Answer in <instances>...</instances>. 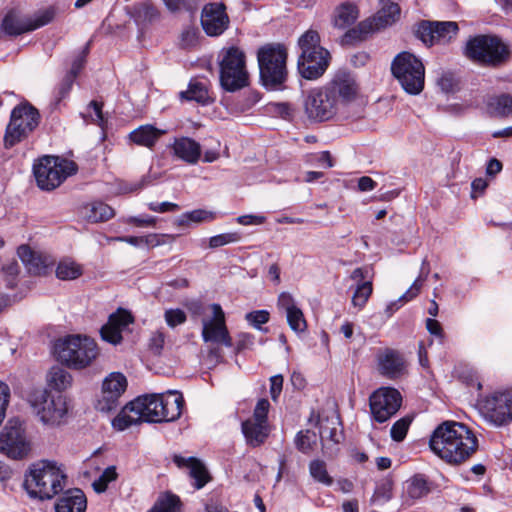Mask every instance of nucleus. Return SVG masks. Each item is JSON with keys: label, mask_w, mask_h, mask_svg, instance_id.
Segmentation results:
<instances>
[{"label": "nucleus", "mask_w": 512, "mask_h": 512, "mask_svg": "<svg viewBox=\"0 0 512 512\" xmlns=\"http://www.w3.org/2000/svg\"><path fill=\"white\" fill-rule=\"evenodd\" d=\"M304 106L307 116L316 121L328 120L340 111L336 100L326 87L315 88L309 91Z\"/></svg>", "instance_id": "obj_16"}, {"label": "nucleus", "mask_w": 512, "mask_h": 512, "mask_svg": "<svg viewBox=\"0 0 512 512\" xmlns=\"http://www.w3.org/2000/svg\"><path fill=\"white\" fill-rule=\"evenodd\" d=\"M83 213L93 223L104 222L114 216V210L103 202H93L86 205Z\"/></svg>", "instance_id": "obj_39"}, {"label": "nucleus", "mask_w": 512, "mask_h": 512, "mask_svg": "<svg viewBox=\"0 0 512 512\" xmlns=\"http://www.w3.org/2000/svg\"><path fill=\"white\" fill-rule=\"evenodd\" d=\"M401 9L397 3L389 2L382 6L373 16L359 22L356 29L347 32H376L392 26L400 18Z\"/></svg>", "instance_id": "obj_20"}, {"label": "nucleus", "mask_w": 512, "mask_h": 512, "mask_svg": "<svg viewBox=\"0 0 512 512\" xmlns=\"http://www.w3.org/2000/svg\"><path fill=\"white\" fill-rule=\"evenodd\" d=\"M242 433L248 445L260 446L268 437V424L247 419L242 423Z\"/></svg>", "instance_id": "obj_31"}, {"label": "nucleus", "mask_w": 512, "mask_h": 512, "mask_svg": "<svg viewBox=\"0 0 512 512\" xmlns=\"http://www.w3.org/2000/svg\"><path fill=\"white\" fill-rule=\"evenodd\" d=\"M410 422L408 418H401L396 421L391 427V438L397 442L402 441L407 434Z\"/></svg>", "instance_id": "obj_56"}, {"label": "nucleus", "mask_w": 512, "mask_h": 512, "mask_svg": "<svg viewBox=\"0 0 512 512\" xmlns=\"http://www.w3.org/2000/svg\"><path fill=\"white\" fill-rule=\"evenodd\" d=\"M379 371L389 378H397L405 371V362L402 356L394 350L386 349L378 356Z\"/></svg>", "instance_id": "obj_27"}, {"label": "nucleus", "mask_w": 512, "mask_h": 512, "mask_svg": "<svg viewBox=\"0 0 512 512\" xmlns=\"http://www.w3.org/2000/svg\"><path fill=\"white\" fill-rule=\"evenodd\" d=\"M86 507V496L78 488L63 490L55 504L56 512H85Z\"/></svg>", "instance_id": "obj_26"}, {"label": "nucleus", "mask_w": 512, "mask_h": 512, "mask_svg": "<svg viewBox=\"0 0 512 512\" xmlns=\"http://www.w3.org/2000/svg\"><path fill=\"white\" fill-rule=\"evenodd\" d=\"M391 71L407 93L417 95L423 90L424 65L413 54L409 52L398 54L391 64Z\"/></svg>", "instance_id": "obj_11"}, {"label": "nucleus", "mask_w": 512, "mask_h": 512, "mask_svg": "<svg viewBox=\"0 0 512 512\" xmlns=\"http://www.w3.org/2000/svg\"><path fill=\"white\" fill-rule=\"evenodd\" d=\"M277 307L280 310H283L285 313L297 308L295 299L288 292H282L278 296Z\"/></svg>", "instance_id": "obj_62"}, {"label": "nucleus", "mask_w": 512, "mask_h": 512, "mask_svg": "<svg viewBox=\"0 0 512 512\" xmlns=\"http://www.w3.org/2000/svg\"><path fill=\"white\" fill-rule=\"evenodd\" d=\"M40 114L28 102L21 103L13 108L10 121L4 135V145L11 148L28 137L39 125Z\"/></svg>", "instance_id": "obj_10"}, {"label": "nucleus", "mask_w": 512, "mask_h": 512, "mask_svg": "<svg viewBox=\"0 0 512 512\" xmlns=\"http://www.w3.org/2000/svg\"><path fill=\"white\" fill-rule=\"evenodd\" d=\"M463 28L454 21L421 20L415 25L414 32H458Z\"/></svg>", "instance_id": "obj_38"}, {"label": "nucleus", "mask_w": 512, "mask_h": 512, "mask_svg": "<svg viewBox=\"0 0 512 512\" xmlns=\"http://www.w3.org/2000/svg\"><path fill=\"white\" fill-rule=\"evenodd\" d=\"M510 51L500 38L491 34H479L471 38L465 47V55L484 64L497 65L506 61Z\"/></svg>", "instance_id": "obj_12"}, {"label": "nucleus", "mask_w": 512, "mask_h": 512, "mask_svg": "<svg viewBox=\"0 0 512 512\" xmlns=\"http://www.w3.org/2000/svg\"><path fill=\"white\" fill-rule=\"evenodd\" d=\"M165 239L173 241L175 240V236L170 234H149L143 236V245L148 247L160 246L166 243Z\"/></svg>", "instance_id": "obj_60"}, {"label": "nucleus", "mask_w": 512, "mask_h": 512, "mask_svg": "<svg viewBox=\"0 0 512 512\" xmlns=\"http://www.w3.org/2000/svg\"><path fill=\"white\" fill-rule=\"evenodd\" d=\"M179 502V498L176 495L166 493L158 498L149 512H176Z\"/></svg>", "instance_id": "obj_46"}, {"label": "nucleus", "mask_w": 512, "mask_h": 512, "mask_svg": "<svg viewBox=\"0 0 512 512\" xmlns=\"http://www.w3.org/2000/svg\"><path fill=\"white\" fill-rule=\"evenodd\" d=\"M54 348L59 362L77 370L90 366L99 355L94 339L82 335H69L59 339Z\"/></svg>", "instance_id": "obj_6"}, {"label": "nucleus", "mask_w": 512, "mask_h": 512, "mask_svg": "<svg viewBox=\"0 0 512 512\" xmlns=\"http://www.w3.org/2000/svg\"><path fill=\"white\" fill-rule=\"evenodd\" d=\"M127 389V379L120 372L110 373L102 383L101 395L97 400L96 409L108 413L120 405V398Z\"/></svg>", "instance_id": "obj_19"}, {"label": "nucleus", "mask_w": 512, "mask_h": 512, "mask_svg": "<svg viewBox=\"0 0 512 512\" xmlns=\"http://www.w3.org/2000/svg\"><path fill=\"white\" fill-rule=\"evenodd\" d=\"M298 45L301 50L297 61L299 74L307 80L318 79L329 66V51L320 45L319 34H302Z\"/></svg>", "instance_id": "obj_7"}, {"label": "nucleus", "mask_w": 512, "mask_h": 512, "mask_svg": "<svg viewBox=\"0 0 512 512\" xmlns=\"http://www.w3.org/2000/svg\"><path fill=\"white\" fill-rule=\"evenodd\" d=\"M53 18V13L45 10L34 17H24L20 11L11 8L7 10L1 21V32H31L48 24Z\"/></svg>", "instance_id": "obj_18"}, {"label": "nucleus", "mask_w": 512, "mask_h": 512, "mask_svg": "<svg viewBox=\"0 0 512 512\" xmlns=\"http://www.w3.org/2000/svg\"><path fill=\"white\" fill-rule=\"evenodd\" d=\"M46 381L49 387L62 392L71 387L73 378L63 367L53 366L47 374Z\"/></svg>", "instance_id": "obj_35"}, {"label": "nucleus", "mask_w": 512, "mask_h": 512, "mask_svg": "<svg viewBox=\"0 0 512 512\" xmlns=\"http://www.w3.org/2000/svg\"><path fill=\"white\" fill-rule=\"evenodd\" d=\"M133 404L142 422H172L181 416L184 398L180 392L169 390L165 393L139 396L133 400Z\"/></svg>", "instance_id": "obj_3"}, {"label": "nucleus", "mask_w": 512, "mask_h": 512, "mask_svg": "<svg viewBox=\"0 0 512 512\" xmlns=\"http://www.w3.org/2000/svg\"><path fill=\"white\" fill-rule=\"evenodd\" d=\"M82 273V266L68 257L61 259L56 267V276L60 280H74L80 277Z\"/></svg>", "instance_id": "obj_41"}, {"label": "nucleus", "mask_w": 512, "mask_h": 512, "mask_svg": "<svg viewBox=\"0 0 512 512\" xmlns=\"http://www.w3.org/2000/svg\"><path fill=\"white\" fill-rule=\"evenodd\" d=\"M270 314L267 310H256L245 315V320L254 328L261 330V325L269 321Z\"/></svg>", "instance_id": "obj_55"}, {"label": "nucleus", "mask_w": 512, "mask_h": 512, "mask_svg": "<svg viewBox=\"0 0 512 512\" xmlns=\"http://www.w3.org/2000/svg\"><path fill=\"white\" fill-rule=\"evenodd\" d=\"M165 132V130L158 129L152 125H142L133 130L129 137L133 143L151 148Z\"/></svg>", "instance_id": "obj_32"}, {"label": "nucleus", "mask_w": 512, "mask_h": 512, "mask_svg": "<svg viewBox=\"0 0 512 512\" xmlns=\"http://www.w3.org/2000/svg\"><path fill=\"white\" fill-rule=\"evenodd\" d=\"M286 319L289 327L295 333H302L307 329L304 314L299 307L287 312Z\"/></svg>", "instance_id": "obj_47"}, {"label": "nucleus", "mask_w": 512, "mask_h": 512, "mask_svg": "<svg viewBox=\"0 0 512 512\" xmlns=\"http://www.w3.org/2000/svg\"><path fill=\"white\" fill-rule=\"evenodd\" d=\"M370 409L373 418L379 423L389 420L400 408L402 397L398 390L381 387L370 396Z\"/></svg>", "instance_id": "obj_17"}, {"label": "nucleus", "mask_w": 512, "mask_h": 512, "mask_svg": "<svg viewBox=\"0 0 512 512\" xmlns=\"http://www.w3.org/2000/svg\"><path fill=\"white\" fill-rule=\"evenodd\" d=\"M77 170L76 164L68 159L44 156L33 166V173L40 189L51 191Z\"/></svg>", "instance_id": "obj_9"}, {"label": "nucleus", "mask_w": 512, "mask_h": 512, "mask_svg": "<svg viewBox=\"0 0 512 512\" xmlns=\"http://www.w3.org/2000/svg\"><path fill=\"white\" fill-rule=\"evenodd\" d=\"M31 450L18 420H10L0 433V452L11 459H23Z\"/></svg>", "instance_id": "obj_14"}, {"label": "nucleus", "mask_w": 512, "mask_h": 512, "mask_svg": "<svg viewBox=\"0 0 512 512\" xmlns=\"http://www.w3.org/2000/svg\"><path fill=\"white\" fill-rule=\"evenodd\" d=\"M229 23L223 3H209L203 7L201 24L205 32H224L229 28Z\"/></svg>", "instance_id": "obj_23"}, {"label": "nucleus", "mask_w": 512, "mask_h": 512, "mask_svg": "<svg viewBox=\"0 0 512 512\" xmlns=\"http://www.w3.org/2000/svg\"><path fill=\"white\" fill-rule=\"evenodd\" d=\"M67 486V475L61 465L43 460L33 464L25 479L28 494L40 500L52 499Z\"/></svg>", "instance_id": "obj_4"}, {"label": "nucleus", "mask_w": 512, "mask_h": 512, "mask_svg": "<svg viewBox=\"0 0 512 512\" xmlns=\"http://www.w3.org/2000/svg\"><path fill=\"white\" fill-rule=\"evenodd\" d=\"M429 445L441 459L459 464L475 453L478 440L466 425L459 422H444L434 430Z\"/></svg>", "instance_id": "obj_1"}, {"label": "nucleus", "mask_w": 512, "mask_h": 512, "mask_svg": "<svg viewBox=\"0 0 512 512\" xmlns=\"http://www.w3.org/2000/svg\"><path fill=\"white\" fill-rule=\"evenodd\" d=\"M82 117L85 121H91L92 123L98 124L102 126L104 124V116L102 112V103L93 100L87 106L85 112H83Z\"/></svg>", "instance_id": "obj_48"}, {"label": "nucleus", "mask_w": 512, "mask_h": 512, "mask_svg": "<svg viewBox=\"0 0 512 512\" xmlns=\"http://www.w3.org/2000/svg\"><path fill=\"white\" fill-rule=\"evenodd\" d=\"M373 291L372 281H364L356 285L352 296V305L358 310L362 309L367 303Z\"/></svg>", "instance_id": "obj_44"}, {"label": "nucleus", "mask_w": 512, "mask_h": 512, "mask_svg": "<svg viewBox=\"0 0 512 512\" xmlns=\"http://www.w3.org/2000/svg\"><path fill=\"white\" fill-rule=\"evenodd\" d=\"M218 218L216 211L207 209H195L181 214L175 221L180 227H189L191 224L210 223Z\"/></svg>", "instance_id": "obj_33"}, {"label": "nucleus", "mask_w": 512, "mask_h": 512, "mask_svg": "<svg viewBox=\"0 0 512 512\" xmlns=\"http://www.w3.org/2000/svg\"><path fill=\"white\" fill-rule=\"evenodd\" d=\"M339 419L337 416L320 418L319 433L321 440H330L334 444H338L342 439V432L338 429Z\"/></svg>", "instance_id": "obj_37"}, {"label": "nucleus", "mask_w": 512, "mask_h": 512, "mask_svg": "<svg viewBox=\"0 0 512 512\" xmlns=\"http://www.w3.org/2000/svg\"><path fill=\"white\" fill-rule=\"evenodd\" d=\"M259 81L267 91L285 89L289 77L288 48L283 43H267L257 50Z\"/></svg>", "instance_id": "obj_2"}, {"label": "nucleus", "mask_w": 512, "mask_h": 512, "mask_svg": "<svg viewBox=\"0 0 512 512\" xmlns=\"http://www.w3.org/2000/svg\"><path fill=\"white\" fill-rule=\"evenodd\" d=\"M163 2L171 12H176L182 9L192 11L197 7L196 0H163Z\"/></svg>", "instance_id": "obj_58"}, {"label": "nucleus", "mask_w": 512, "mask_h": 512, "mask_svg": "<svg viewBox=\"0 0 512 512\" xmlns=\"http://www.w3.org/2000/svg\"><path fill=\"white\" fill-rule=\"evenodd\" d=\"M168 148L173 157L190 165L196 164L201 157V145L189 137L175 138Z\"/></svg>", "instance_id": "obj_24"}, {"label": "nucleus", "mask_w": 512, "mask_h": 512, "mask_svg": "<svg viewBox=\"0 0 512 512\" xmlns=\"http://www.w3.org/2000/svg\"><path fill=\"white\" fill-rule=\"evenodd\" d=\"M133 322L131 314L124 310L118 309L111 314L108 322L102 326L100 330L101 337L104 341L118 345L122 342V332Z\"/></svg>", "instance_id": "obj_22"}, {"label": "nucleus", "mask_w": 512, "mask_h": 512, "mask_svg": "<svg viewBox=\"0 0 512 512\" xmlns=\"http://www.w3.org/2000/svg\"><path fill=\"white\" fill-rule=\"evenodd\" d=\"M175 463L179 467H185L188 469L189 476L194 479V486L196 489H201L209 481V475L205 466L195 458H183L175 456Z\"/></svg>", "instance_id": "obj_29"}, {"label": "nucleus", "mask_w": 512, "mask_h": 512, "mask_svg": "<svg viewBox=\"0 0 512 512\" xmlns=\"http://www.w3.org/2000/svg\"><path fill=\"white\" fill-rule=\"evenodd\" d=\"M359 9L355 3L346 1L337 6L333 13L332 23L339 30L349 29L358 19Z\"/></svg>", "instance_id": "obj_28"}, {"label": "nucleus", "mask_w": 512, "mask_h": 512, "mask_svg": "<svg viewBox=\"0 0 512 512\" xmlns=\"http://www.w3.org/2000/svg\"><path fill=\"white\" fill-rule=\"evenodd\" d=\"M219 82L227 92H236L249 85L245 52L236 46L223 48L218 55Z\"/></svg>", "instance_id": "obj_5"}, {"label": "nucleus", "mask_w": 512, "mask_h": 512, "mask_svg": "<svg viewBox=\"0 0 512 512\" xmlns=\"http://www.w3.org/2000/svg\"><path fill=\"white\" fill-rule=\"evenodd\" d=\"M165 321L169 327H176L186 321V314L181 309H169L165 311Z\"/></svg>", "instance_id": "obj_59"}, {"label": "nucleus", "mask_w": 512, "mask_h": 512, "mask_svg": "<svg viewBox=\"0 0 512 512\" xmlns=\"http://www.w3.org/2000/svg\"><path fill=\"white\" fill-rule=\"evenodd\" d=\"M76 78L66 74L55 90V105H58L70 93Z\"/></svg>", "instance_id": "obj_54"}, {"label": "nucleus", "mask_w": 512, "mask_h": 512, "mask_svg": "<svg viewBox=\"0 0 512 512\" xmlns=\"http://www.w3.org/2000/svg\"><path fill=\"white\" fill-rule=\"evenodd\" d=\"M116 478L117 472L115 466H109L101 473L99 478L93 482L92 486L97 493H102L107 489L109 483L116 480Z\"/></svg>", "instance_id": "obj_49"}, {"label": "nucleus", "mask_w": 512, "mask_h": 512, "mask_svg": "<svg viewBox=\"0 0 512 512\" xmlns=\"http://www.w3.org/2000/svg\"><path fill=\"white\" fill-rule=\"evenodd\" d=\"M415 36L428 48L438 45L444 46L451 41V36L447 37V34H415Z\"/></svg>", "instance_id": "obj_51"}, {"label": "nucleus", "mask_w": 512, "mask_h": 512, "mask_svg": "<svg viewBox=\"0 0 512 512\" xmlns=\"http://www.w3.org/2000/svg\"><path fill=\"white\" fill-rule=\"evenodd\" d=\"M165 343V335L162 331H155L149 339V348L154 354H160Z\"/></svg>", "instance_id": "obj_63"}, {"label": "nucleus", "mask_w": 512, "mask_h": 512, "mask_svg": "<svg viewBox=\"0 0 512 512\" xmlns=\"http://www.w3.org/2000/svg\"><path fill=\"white\" fill-rule=\"evenodd\" d=\"M90 47V41H88L85 46L81 49L80 52H78L72 60L70 70L68 71V75L76 78L81 70L84 68L86 63V57L89 52Z\"/></svg>", "instance_id": "obj_50"}, {"label": "nucleus", "mask_w": 512, "mask_h": 512, "mask_svg": "<svg viewBox=\"0 0 512 512\" xmlns=\"http://www.w3.org/2000/svg\"><path fill=\"white\" fill-rule=\"evenodd\" d=\"M141 418L133 404V401L126 404L118 415L113 419L112 426L118 431H123L132 425L141 423Z\"/></svg>", "instance_id": "obj_34"}, {"label": "nucleus", "mask_w": 512, "mask_h": 512, "mask_svg": "<svg viewBox=\"0 0 512 512\" xmlns=\"http://www.w3.org/2000/svg\"><path fill=\"white\" fill-rule=\"evenodd\" d=\"M487 109L491 115L507 116L512 113V95L501 94L492 96L487 101Z\"/></svg>", "instance_id": "obj_40"}, {"label": "nucleus", "mask_w": 512, "mask_h": 512, "mask_svg": "<svg viewBox=\"0 0 512 512\" xmlns=\"http://www.w3.org/2000/svg\"><path fill=\"white\" fill-rule=\"evenodd\" d=\"M240 238V234L237 232L218 234L209 238V247L218 248L230 243H236Z\"/></svg>", "instance_id": "obj_53"}, {"label": "nucleus", "mask_w": 512, "mask_h": 512, "mask_svg": "<svg viewBox=\"0 0 512 512\" xmlns=\"http://www.w3.org/2000/svg\"><path fill=\"white\" fill-rule=\"evenodd\" d=\"M270 408V403L267 399H260L258 400L253 416L249 418L250 420L262 423V424H268L267 423V415Z\"/></svg>", "instance_id": "obj_57"}, {"label": "nucleus", "mask_w": 512, "mask_h": 512, "mask_svg": "<svg viewBox=\"0 0 512 512\" xmlns=\"http://www.w3.org/2000/svg\"><path fill=\"white\" fill-rule=\"evenodd\" d=\"M431 491V485L422 474H416L403 483L402 502L407 506L413 505L417 500L426 497Z\"/></svg>", "instance_id": "obj_25"}, {"label": "nucleus", "mask_w": 512, "mask_h": 512, "mask_svg": "<svg viewBox=\"0 0 512 512\" xmlns=\"http://www.w3.org/2000/svg\"><path fill=\"white\" fill-rule=\"evenodd\" d=\"M19 274V265L16 261L9 262L2 267V277L8 288H14L17 285Z\"/></svg>", "instance_id": "obj_52"}, {"label": "nucleus", "mask_w": 512, "mask_h": 512, "mask_svg": "<svg viewBox=\"0 0 512 512\" xmlns=\"http://www.w3.org/2000/svg\"><path fill=\"white\" fill-rule=\"evenodd\" d=\"M455 78L454 74L450 71H441L437 84L444 92H451L454 89L455 86Z\"/></svg>", "instance_id": "obj_61"}, {"label": "nucleus", "mask_w": 512, "mask_h": 512, "mask_svg": "<svg viewBox=\"0 0 512 512\" xmlns=\"http://www.w3.org/2000/svg\"><path fill=\"white\" fill-rule=\"evenodd\" d=\"M212 316L202 319V339L205 343L222 344L232 347L233 342L226 326L225 313L220 304L210 306Z\"/></svg>", "instance_id": "obj_15"}, {"label": "nucleus", "mask_w": 512, "mask_h": 512, "mask_svg": "<svg viewBox=\"0 0 512 512\" xmlns=\"http://www.w3.org/2000/svg\"><path fill=\"white\" fill-rule=\"evenodd\" d=\"M28 403L43 425L56 427L65 423L68 406L63 395L52 394L46 388H35L28 395Z\"/></svg>", "instance_id": "obj_8"}, {"label": "nucleus", "mask_w": 512, "mask_h": 512, "mask_svg": "<svg viewBox=\"0 0 512 512\" xmlns=\"http://www.w3.org/2000/svg\"><path fill=\"white\" fill-rule=\"evenodd\" d=\"M430 272L429 262L424 259L421 264L420 273L408 290L402 295V299H414L421 291V288Z\"/></svg>", "instance_id": "obj_42"}, {"label": "nucleus", "mask_w": 512, "mask_h": 512, "mask_svg": "<svg viewBox=\"0 0 512 512\" xmlns=\"http://www.w3.org/2000/svg\"><path fill=\"white\" fill-rule=\"evenodd\" d=\"M309 472L311 477L326 486H330L333 483L332 477L328 474L326 463L323 460L315 459L309 464Z\"/></svg>", "instance_id": "obj_43"}, {"label": "nucleus", "mask_w": 512, "mask_h": 512, "mask_svg": "<svg viewBox=\"0 0 512 512\" xmlns=\"http://www.w3.org/2000/svg\"><path fill=\"white\" fill-rule=\"evenodd\" d=\"M480 405L485 418L494 425L503 426L512 421V390L494 392Z\"/></svg>", "instance_id": "obj_13"}, {"label": "nucleus", "mask_w": 512, "mask_h": 512, "mask_svg": "<svg viewBox=\"0 0 512 512\" xmlns=\"http://www.w3.org/2000/svg\"><path fill=\"white\" fill-rule=\"evenodd\" d=\"M180 97L189 101H196L202 105L212 102L207 85L198 80H192L186 91L180 92Z\"/></svg>", "instance_id": "obj_36"}, {"label": "nucleus", "mask_w": 512, "mask_h": 512, "mask_svg": "<svg viewBox=\"0 0 512 512\" xmlns=\"http://www.w3.org/2000/svg\"><path fill=\"white\" fill-rule=\"evenodd\" d=\"M325 87L333 95L340 111L355 100L358 92L354 77L345 71L338 72Z\"/></svg>", "instance_id": "obj_21"}, {"label": "nucleus", "mask_w": 512, "mask_h": 512, "mask_svg": "<svg viewBox=\"0 0 512 512\" xmlns=\"http://www.w3.org/2000/svg\"><path fill=\"white\" fill-rule=\"evenodd\" d=\"M17 253L29 273L34 275H41L46 272L48 267L46 258L33 251L29 246H20Z\"/></svg>", "instance_id": "obj_30"}, {"label": "nucleus", "mask_w": 512, "mask_h": 512, "mask_svg": "<svg viewBox=\"0 0 512 512\" xmlns=\"http://www.w3.org/2000/svg\"><path fill=\"white\" fill-rule=\"evenodd\" d=\"M254 344V336L249 333H240L237 336L235 350L241 352L245 349H250Z\"/></svg>", "instance_id": "obj_64"}, {"label": "nucleus", "mask_w": 512, "mask_h": 512, "mask_svg": "<svg viewBox=\"0 0 512 512\" xmlns=\"http://www.w3.org/2000/svg\"><path fill=\"white\" fill-rule=\"evenodd\" d=\"M317 442V435L310 430L300 431L295 439L296 447L304 454H309L314 449Z\"/></svg>", "instance_id": "obj_45"}]
</instances>
